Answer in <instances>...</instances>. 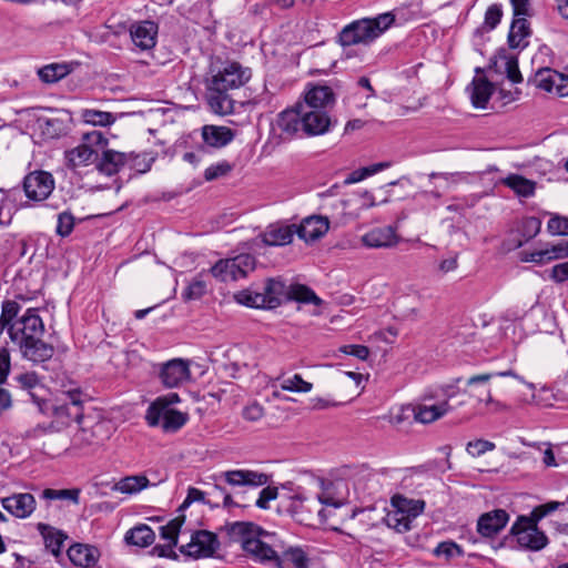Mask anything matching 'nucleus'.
Returning <instances> with one entry per match:
<instances>
[{"instance_id":"f257e3e1","label":"nucleus","mask_w":568,"mask_h":568,"mask_svg":"<svg viewBox=\"0 0 568 568\" xmlns=\"http://www.w3.org/2000/svg\"><path fill=\"white\" fill-rule=\"evenodd\" d=\"M252 77L250 68L236 61L213 62L205 78V100L210 110L219 115L234 111V100L230 90L243 87Z\"/></svg>"},{"instance_id":"f03ea898","label":"nucleus","mask_w":568,"mask_h":568,"mask_svg":"<svg viewBox=\"0 0 568 568\" xmlns=\"http://www.w3.org/2000/svg\"><path fill=\"white\" fill-rule=\"evenodd\" d=\"M224 531L229 542L240 544L242 549L260 562H265L274 554L276 535L264 530L252 521H234L225 524Z\"/></svg>"},{"instance_id":"7ed1b4c3","label":"nucleus","mask_w":568,"mask_h":568,"mask_svg":"<svg viewBox=\"0 0 568 568\" xmlns=\"http://www.w3.org/2000/svg\"><path fill=\"white\" fill-rule=\"evenodd\" d=\"M29 395L40 413L54 418L49 427L55 432H61L72 422L80 424L84 419L80 389L65 392L61 398L40 397L33 392H29Z\"/></svg>"},{"instance_id":"20e7f679","label":"nucleus","mask_w":568,"mask_h":568,"mask_svg":"<svg viewBox=\"0 0 568 568\" xmlns=\"http://www.w3.org/2000/svg\"><path fill=\"white\" fill-rule=\"evenodd\" d=\"M395 21L390 12L378 14L375 18L355 20L345 26L338 33V42L343 47L369 44L384 33Z\"/></svg>"},{"instance_id":"39448f33","label":"nucleus","mask_w":568,"mask_h":568,"mask_svg":"<svg viewBox=\"0 0 568 568\" xmlns=\"http://www.w3.org/2000/svg\"><path fill=\"white\" fill-rule=\"evenodd\" d=\"M286 284L280 277L267 278L261 286L239 292L235 300L253 308H276L286 298Z\"/></svg>"},{"instance_id":"423d86ee","label":"nucleus","mask_w":568,"mask_h":568,"mask_svg":"<svg viewBox=\"0 0 568 568\" xmlns=\"http://www.w3.org/2000/svg\"><path fill=\"white\" fill-rule=\"evenodd\" d=\"M538 520L532 516L530 518L519 516L510 528V541L516 539L518 547L530 551H539L548 545V538L537 527ZM509 541V537L505 538L500 546Z\"/></svg>"},{"instance_id":"0eeeda50","label":"nucleus","mask_w":568,"mask_h":568,"mask_svg":"<svg viewBox=\"0 0 568 568\" xmlns=\"http://www.w3.org/2000/svg\"><path fill=\"white\" fill-rule=\"evenodd\" d=\"M255 268V258L251 254H240L232 258L217 261L210 273L220 282L244 278Z\"/></svg>"},{"instance_id":"6e6552de","label":"nucleus","mask_w":568,"mask_h":568,"mask_svg":"<svg viewBox=\"0 0 568 568\" xmlns=\"http://www.w3.org/2000/svg\"><path fill=\"white\" fill-rule=\"evenodd\" d=\"M109 438L108 424L103 420L83 419L72 436L71 446L79 449H94Z\"/></svg>"},{"instance_id":"1a4fd4ad","label":"nucleus","mask_w":568,"mask_h":568,"mask_svg":"<svg viewBox=\"0 0 568 568\" xmlns=\"http://www.w3.org/2000/svg\"><path fill=\"white\" fill-rule=\"evenodd\" d=\"M44 325L39 315L30 310L18 321H14L8 327V334L13 344L18 347L30 343L34 338L42 337Z\"/></svg>"},{"instance_id":"9d476101","label":"nucleus","mask_w":568,"mask_h":568,"mask_svg":"<svg viewBox=\"0 0 568 568\" xmlns=\"http://www.w3.org/2000/svg\"><path fill=\"white\" fill-rule=\"evenodd\" d=\"M274 544V554L264 564H273L277 568H308V557L301 547H286L277 537Z\"/></svg>"},{"instance_id":"9b49d317","label":"nucleus","mask_w":568,"mask_h":568,"mask_svg":"<svg viewBox=\"0 0 568 568\" xmlns=\"http://www.w3.org/2000/svg\"><path fill=\"white\" fill-rule=\"evenodd\" d=\"M220 547V541L214 532L196 530L192 534L190 542L180 547V552L191 558L213 557Z\"/></svg>"},{"instance_id":"f8f14e48","label":"nucleus","mask_w":568,"mask_h":568,"mask_svg":"<svg viewBox=\"0 0 568 568\" xmlns=\"http://www.w3.org/2000/svg\"><path fill=\"white\" fill-rule=\"evenodd\" d=\"M493 377V373L478 374L469 377L463 393L470 398H475L479 404L493 406V409L497 412L501 410L505 406L500 402L495 400L491 396L488 383Z\"/></svg>"},{"instance_id":"ddd939ff","label":"nucleus","mask_w":568,"mask_h":568,"mask_svg":"<svg viewBox=\"0 0 568 568\" xmlns=\"http://www.w3.org/2000/svg\"><path fill=\"white\" fill-rule=\"evenodd\" d=\"M26 196L32 201H44L54 190V179L45 171H33L23 180Z\"/></svg>"},{"instance_id":"4468645a","label":"nucleus","mask_w":568,"mask_h":568,"mask_svg":"<svg viewBox=\"0 0 568 568\" xmlns=\"http://www.w3.org/2000/svg\"><path fill=\"white\" fill-rule=\"evenodd\" d=\"M318 504L324 505H333L334 507H338V503H331L328 499H323L321 496L316 498H307L303 495H295L292 497V501L290 505L291 516L298 523L310 525L313 510H316L318 516H324L323 508L317 509Z\"/></svg>"},{"instance_id":"2eb2a0df","label":"nucleus","mask_w":568,"mask_h":568,"mask_svg":"<svg viewBox=\"0 0 568 568\" xmlns=\"http://www.w3.org/2000/svg\"><path fill=\"white\" fill-rule=\"evenodd\" d=\"M302 131L310 136L322 135L329 131L332 120L326 110H312L310 105H300Z\"/></svg>"},{"instance_id":"dca6fc26","label":"nucleus","mask_w":568,"mask_h":568,"mask_svg":"<svg viewBox=\"0 0 568 568\" xmlns=\"http://www.w3.org/2000/svg\"><path fill=\"white\" fill-rule=\"evenodd\" d=\"M190 378L189 362L182 358L171 359L161 366L160 379L168 388L180 386Z\"/></svg>"},{"instance_id":"f3484780","label":"nucleus","mask_w":568,"mask_h":568,"mask_svg":"<svg viewBox=\"0 0 568 568\" xmlns=\"http://www.w3.org/2000/svg\"><path fill=\"white\" fill-rule=\"evenodd\" d=\"M274 131H278L282 140H291L298 131H302L301 106L296 104L292 109L282 111L274 124Z\"/></svg>"},{"instance_id":"a211bd4d","label":"nucleus","mask_w":568,"mask_h":568,"mask_svg":"<svg viewBox=\"0 0 568 568\" xmlns=\"http://www.w3.org/2000/svg\"><path fill=\"white\" fill-rule=\"evenodd\" d=\"M129 31L132 42L141 51H146L154 48L159 31V27L154 21L144 20L134 22L131 24Z\"/></svg>"},{"instance_id":"6ab92c4d","label":"nucleus","mask_w":568,"mask_h":568,"mask_svg":"<svg viewBox=\"0 0 568 568\" xmlns=\"http://www.w3.org/2000/svg\"><path fill=\"white\" fill-rule=\"evenodd\" d=\"M509 515L504 509H495L483 514L477 521V531L484 537H493L505 528Z\"/></svg>"},{"instance_id":"aec40b11","label":"nucleus","mask_w":568,"mask_h":568,"mask_svg":"<svg viewBox=\"0 0 568 568\" xmlns=\"http://www.w3.org/2000/svg\"><path fill=\"white\" fill-rule=\"evenodd\" d=\"M231 486L260 487L268 483V475L250 469L227 470L222 474Z\"/></svg>"},{"instance_id":"412c9836","label":"nucleus","mask_w":568,"mask_h":568,"mask_svg":"<svg viewBox=\"0 0 568 568\" xmlns=\"http://www.w3.org/2000/svg\"><path fill=\"white\" fill-rule=\"evenodd\" d=\"M2 508L17 518H27L36 509V499L29 493L13 494L2 498Z\"/></svg>"},{"instance_id":"4be33fe9","label":"nucleus","mask_w":568,"mask_h":568,"mask_svg":"<svg viewBox=\"0 0 568 568\" xmlns=\"http://www.w3.org/2000/svg\"><path fill=\"white\" fill-rule=\"evenodd\" d=\"M335 103V94L327 85H315L311 88L304 97V102L298 105H310L312 110H326Z\"/></svg>"},{"instance_id":"5701e85b","label":"nucleus","mask_w":568,"mask_h":568,"mask_svg":"<svg viewBox=\"0 0 568 568\" xmlns=\"http://www.w3.org/2000/svg\"><path fill=\"white\" fill-rule=\"evenodd\" d=\"M362 242L372 248L392 247L398 243V235L392 226L375 227L363 235Z\"/></svg>"},{"instance_id":"b1692460","label":"nucleus","mask_w":568,"mask_h":568,"mask_svg":"<svg viewBox=\"0 0 568 568\" xmlns=\"http://www.w3.org/2000/svg\"><path fill=\"white\" fill-rule=\"evenodd\" d=\"M19 349L24 358L36 364L49 361L54 354V347L45 343L42 337L30 341V343L22 345Z\"/></svg>"},{"instance_id":"393cba45","label":"nucleus","mask_w":568,"mask_h":568,"mask_svg":"<svg viewBox=\"0 0 568 568\" xmlns=\"http://www.w3.org/2000/svg\"><path fill=\"white\" fill-rule=\"evenodd\" d=\"M65 161L69 169L75 170L80 166H87L98 161V151L89 144L82 143L71 150L65 151Z\"/></svg>"},{"instance_id":"a878e982","label":"nucleus","mask_w":568,"mask_h":568,"mask_svg":"<svg viewBox=\"0 0 568 568\" xmlns=\"http://www.w3.org/2000/svg\"><path fill=\"white\" fill-rule=\"evenodd\" d=\"M67 554L74 566L82 568L93 567L99 558V550L95 547L83 544L72 545Z\"/></svg>"},{"instance_id":"bb28decb","label":"nucleus","mask_w":568,"mask_h":568,"mask_svg":"<svg viewBox=\"0 0 568 568\" xmlns=\"http://www.w3.org/2000/svg\"><path fill=\"white\" fill-rule=\"evenodd\" d=\"M235 134L232 129L227 126L204 125L202 128V139L209 146L221 149L234 139Z\"/></svg>"},{"instance_id":"cd10ccee","label":"nucleus","mask_w":568,"mask_h":568,"mask_svg":"<svg viewBox=\"0 0 568 568\" xmlns=\"http://www.w3.org/2000/svg\"><path fill=\"white\" fill-rule=\"evenodd\" d=\"M450 405L447 400H443L439 404L434 405H417L412 407L410 412L414 415V419L422 424L433 423L450 410Z\"/></svg>"},{"instance_id":"c85d7f7f","label":"nucleus","mask_w":568,"mask_h":568,"mask_svg":"<svg viewBox=\"0 0 568 568\" xmlns=\"http://www.w3.org/2000/svg\"><path fill=\"white\" fill-rule=\"evenodd\" d=\"M468 90L473 105L485 109L493 94L494 85L485 77H475Z\"/></svg>"},{"instance_id":"c756f323","label":"nucleus","mask_w":568,"mask_h":568,"mask_svg":"<svg viewBox=\"0 0 568 568\" xmlns=\"http://www.w3.org/2000/svg\"><path fill=\"white\" fill-rule=\"evenodd\" d=\"M180 402V396L176 393H169L166 395L158 397L149 406L145 419L152 427L159 426L161 416L165 409H171L170 406Z\"/></svg>"},{"instance_id":"7c9ffc66","label":"nucleus","mask_w":568,"mask_h":568,"mask_svg":"<svg viewBox=\"0 0 568 568\" xmlns=\"http://www.w3.org/2000/svg\"><path fill=\"white\" fill-rule=\"evenodd\" d=\"M37 529L43 537L45 548L57 558L60 557L63 544L68 536L62 530L42 523L37 525Z\"/></svg>"},{"instance_id":"2f4dec72","label":"nucleus","mask_w":568,"mask_h":568,"mask_svg":"<svg viewBox=\"0 0 568 568\" xmlns=\"http://www.w3.org/2000/svg\"><path fill=\"white\" fill-rule=\"evenodd\" d=\"M126 163V155L114 150H104L101 156H98L97 169L99 172L111 176L118 173Z\"/></svg>"},{"instance_id":"473e14b6","label":"nucleus","mask_w":568,"mask_h":568,"mask_svg":"<svg viewBox=\"0 0 568 568\" xmlns=\"http://www.w3.org/2000/svg\"><path fill=\"white\" fill-rule=\"evenodd\" d=\"M328 220L321 216L308 217L296 229L297 235L305 241H315L328 231Z\"/></svg>"},{"instance_id":"72a5a7b5","label":"nucleus","mask_w":568,"mask_h":568,"mask_svg":"<svg viewBox=\"0 0 568 568\" xmlns=\"http://www.w3.org/2000/svg\"><path fill=\"white\" fill-rule=\"evenodd\" d=\"M531 34L525 17L514 18L508 33V44L511 49H524L528 45L527 38Z\"/></svg>"},{"instance_id":"f704fd0d","label":"nucleus","mask_w":568,"mask_h":568,"mask_svg":"<svg viewBox=\"0 0 568 568\" xmlns=\"http://www.w3.org/2000/svg\"><path fill=\"white\" fill-rule=\"evenodd\" d=\"M392 507L403 514L412 523L417 518L425 508V501L422 499H408L402 495H395L390 499Z\"/></svg>"},{"instance_id":"c9c22d12","label":"nucleus","mask_w":568,"mask_h":568,"mask_svg":"<svg viewBox=\"0 0 568 568\" xmlns=\"http://www.w3.org/2000/svg\"><path fill=\"white\" fill-rule=\"evenodd\" d=\"M294 225H271L263 234V242L270 246H283L293 241Z\"/></svg>"},{"instance_id":"e433bc0d","label":"nucleus","mask_w":568,"mask_h":568,"mask_svg":"<svg viewBox=\"0 0 568 568\" xmlns=\"http://www.w3.org/2000/svg\"><path fill=\"white\" fill-rule=\"evenodd\" d=\"M75 65L74 62L50 63L40 68L38 75L43 83L52 84L70 74Z\"/></svg>"},{"instance_id":"4c0bfd02","label":"nucleus","mask_w":568,"mask_h":568,"mask_svg":"<svg viewBox=\"0 0 568 568\" xmlns=\"http://www.w3.org/2000/svg\"><path fill=\"white\" fill-rule=\"evenodd\" d=\"M500 183L513 190L519 197H531L536 192V182L520 174L511 173L501 179Z\"/></svg>"},{"instance_id":"58836bf2","label":"nucleus","mask_w":568,"mask_h":568,"mask_svg":"<svg viewBox=\"0 0 568 568\" xmlns=\"http://www.w3.org/2000/svg\"><path fill=\"white\" fill-rule=\"evenodd\" d=\"M286 300L296 301L305 304L322 305L323 301L315 294V292L303 284H292L286 286Z\"/></svg>"},{"instance_id":"ea45409f","label":"nucleus","mask_w":568,"mask_h":568,"mask_svg":"<svg viewBox=\"0 0 568 568\" xmlns=\"http://www.w3.org/2000/svg\"><path fill=\"white\" fill-rule=\"evenodd\" d=\"M124 539L130 545L148 547L153 544L155 534L148 525L141 524L128 530Z\"/></svg>"},{"instance_id":"a19ab883","label":"nucleus","mask_w":568,"mask_h":568,"mask_svg":"<svg viewBox=\"0 0 568 568\" xmlns=\"http://www.w3.org/2000/svg\"><path fill=\"white\" fill-rule=\"evenodd\" d=\"M150 481L145 475H133L126 476L120 479L114 486L113 490L123 493V494H136L142 489L149 487Z\"/></svg>"},{"instance_id":"79ce46f5","label":"nucleus","mask_w":568,"mask_h":568,"mask_svg":"<svg viewBox=\"0 0 568 568\" xmlns=\"http://www.w3.org/2000/svg\"><path fill=\"white\" fill-rule=\"evenodd\" d=\"M37 126L47 139H57L65 133L64 122L57 118L40 116Z\"/></svg>"},{"instance_id":"37998d69","label":"nucleus","mask_w":568,"mask_h":568,"mask_svg":"<svg viewBox=\"0 0 568 568\" xmlns=\"http://www.w3.org/2000/svg\"><path fill=\"white\" fill-rule=\"evenodd\" d=\"M161 419L162 429L166 433H174L186 424L189 416L176 409H165Z\"/></svg>"},{"instance_id":"c03bdc74","label":"nucleus","mask_w":568,"mask_h":568,"mask_svg":"<svg viewBox=\"0 0 568 568\" xmlns=\"http://www.w3.org/2000/svg\"><path fill=\"white\" fill-rule=\"evenodd\" d=\"M554 75H558V71L550 68H544L536 72L531 81L537 88L556 94L558 82Z\"/></svg>"},{"instance_id":"a18cd8bd","label":"nucleus","mask_w":568,"mask_h":568,"mask_svg":"<svg viewBox=\"0 0 568 568\" xmlns=\"http://www.w3.org/2000/svg\"><path fill=\"white\" fill-rule=\"evenodd\" d=\"M503 17L501 6L494 3L489 6L485 12V19L480 27L475 30V36H483L494 30L500 22Z\"/></svg>"},{"instance_id":"49530a36","label":"nucleus","mask_w":568,"mask_h":568,"mask_svg":"<svg viewBox=\"0 0 568 568\" xmlns=\"http://www.w3.org/2000/svg\"><path fill=\"white\" fill-rule=\"evenodd\" d=\"M540 229L541 221L538 217L528 216L523 219L519 226V232L523 239L518 240L514 246H523L525 242H528L529 240L534 239L540 232Z\"/></svg>"},{"instance_id":"de8ad7c7","label":"nucleus","mask_w":568,"mask_h":568,"mask_svg":"<svg viewBox=\"0 0 568 568\" xmlns=\"http://www.w3.org/2000/svg\"><path fill=\"white\" fill-rule=\"evenodd\" d=\"M280 387L282 390H288L293 393H308L313 388V384L303 379L300 374L286 378H278Z\"/></svg>"},{"instance_id":"09e8293b","label":"nucleus","mask_w":568,"mask_h":568,"mask_svg":"<svg viewBox=\"0 0 568 568\" xmlns=\"http://www.w3.org/2000/svg\"><path fill=\"white\" fill-rule=\"evenodd\" d=\"M382 521L397 532H406L412 529V521L403 514L399 515L394 508L382 517Z\"/></svg>"},{"instance_id":"8fccbe9b","label":"nucleus","mask_w":568,"mask_h":568,"mask_svg":"<svg viewBox=\"0 0 568 568\" xmlns=\"http://www.w3.org/2000/svg\"><path fill=\"white\" fill-rule=\"evenodd\" d=\"M80 493L79 488L72 489H52L47 488L42 491L41 497L45 500H71L73 504L78 505L80 501Z\"/></svg>"},{"instance_id":"3c124183","label":"nucleus","mask_w":568,"mask_h":568,"mask_svg":"<svg viewBox=\"0 0 568 568\" xmlns=\"http://www.w3.org/2000/svg\"><path fill=\"white\" fill-rule=\"evenodd\" d=\"M184 523V516H178L174 519L170 520L166 525L161 526L160 528V536L162 539L166 540V542H170L171 546H176L178 544V536L180 532V529Z\"/></svg>"},{"instance_id":"603ef678","label":"nucleus","mask_w":568,"mask_h":568,"mask_svg":"<svg viewBox=\"0 0 568 568\" xmlns=\"http://www.w3.org/2000/svg\"><path fill=\"white\" fill-rule=\"evenodd\" d=\"M388 163L381 162L375 163L368 166L361 168L358 170L353 171L346 179L345 184H353L363 181L367 176H371L386 168H388Z\"/></svg>"},{"instance_id":"864d4df0","label":"nucleus","mask_w":568,"mask_h":568,"mask_svg":"<svg viewBox=\"0 0 568 568\" xmlns=\"http://www.w3.org/2000/svg\"><path fill=\"white\" fill-rule=\"evenodd\" d=\"M75 225V217L70 211H63L58 214L55 233L60 237H68Z\"/></svg>"},{"instance_id":"5fc2aeb1","label":"nucleus","mask_w":568,"mask_h":568,"mask_svg":"<svg viewBox=\"0 0 568 568\" xmlns=\"http://www.w3.org/2000/svg\"><path fill=\"white\" fill-rule=\"evenodd\" d=\"M433 552L435 556H437V557L443 556L446 559L464 556L463 548L453 540L439 542Z\"/></svg>"},{"instance_id":"6e6d98bb","label":"nucleus","mask_w":568,"mask_h":568,"mask_svg":"<svg viewBox=\"0 0 568 568\" xmlns=\"http://www.w3.org/2000/svg\"><path fill=\"white\" fill-rule=\"evenodd\" d=\"M83 118L87 123H91L93 125L106 126L114 122L112 113L98 110H85L83 112Z\"/></svg>"},{"instance_id":"4d7b16f0","label":"nucleus","mask_w":568,"mask_h":568,"mask_svg":"<svg viewBox=\"0 0 568 568\" xmlns=\"http://www.w3.org/2000/svg\"><path fill=\"white\" fill-rule=\"evenodd\" d=\"M206 293V283L202 280V273L196 276L183 292V298L186 301L197 300Z\"/></svg>"},{"instance_id":"13d9d810","label":"nucleus","mask_w":568,"mask_h":568,"mask_svg":"<svg viewBox=\"0 0 568 568\" xmlns=\"http://www.w3.org/2000/svg\"><path fill=\"white\" fill-rule=\"evenodd\" d=\"M232 170L233 164L224 160L209 166L204 172V179L206 181H214L219 178L226 176Z\"/></svg>"},{"instance_id":"bf43d9fd","label":"nucleus","mask_w":568,"mask_h":568,"mask_svg":"<svg viewBox=\"0 0 568 568\" xmlns=\"http://www.w3.org/2000/svg\"><path fill=\"white\" fill-rule=\"evenodd\" d=\"M547 231L551 235H568V217L554 215L547 223Z\"/></svg>"},{"instance_id":"052dcab7","label":"nucleus","mask_w":568,"mask_h":568,"mask_svg":"<svg viewBox=\"0 0 568 568\" xmlns=\"http://www.w3.org/2000/svg\"><path fill=\"white\" fill-rule=\"evenodd\" d=\"M521 261L523 262H531V263L542 265V264L549 263L554 260H552V256L550 253V247H546V248L537 250V251L529 252V253L524 252Z\"/></svg>"},{"instance_id":"680f3d73","label":"nucleus","mask_w":568,"mask_h":568,"mask_svg":"<svg viewBox=\"0 0 568 568\" xmlns=\"http://www.w3.org/2000/svg\"><path fill=\"white\" fill-rule=\"evenodd\" d=\"M495 447L496 445L493 442L485 439H476L467 444L466 450L473 457H478L485 454L486 452L494 450Z\"/></svg>"},{"instance_id":"e2e57ef3","label":"nucleus","mask_w":568,"mask_h":568,"mask_svg":"<svg viewBox=\"0 0 568 568\" xmlns=\"http://www.w3.org/2000/svg\"><path fill=\"white\" fill-rule=\"evenodd\" d=\"M6 255H9L13 258H19L24 256L26 254V242L23 239H16L12 236V240H6Z\"/></svg>"},{"instance_id":"0e129e2a","label":"nucleus","mask_w":568,"mask_h":568,"mask_svg":"<svg viewBox=\"0 0 568 568\" xmlns=\"http://www.w3.org/2000/svg\"><path fill=\"white\" fill-rule=\"evenodd\" d=\"M19 308V304L13 301L2 304V332L8 331L9 325L13 323L12 320L17 316Z\"/></svg>"},{"instance_id":"69168bd1","label":"nucleus","mask_w":568,"mask_h":568,"mask_svg":"<svg viewBox=\"0 0 568 568\" xmlns=\"http://www.w3.org/2000/svg\"><path fill=\"white\" fill-rule=\"evenodd\" d=\"M277 495H278V491H277L276 487L266 486L258 494V498L255 501L256 507H258L261 509H267L270 507L268 503L271 500L276 499Z\"/></svg>"},{"instance_id":"338daca9","label":"nucleus","mask_w":568,"mask_h":568,"mask_svg":"<svg viewBox=\"0 0 568 568\" xmlns=\"http://www.w3.org/2000/svg\"><path fill=\"white\" fill-rule=\"evenodd\" d=\"M506 72H507V78L513 83H519L523 81V77H521V73H520L519 67H518V60L515 57L507 58Z\"/></svg>"},{"instance_id":"774afa93","label":"nucleus","mask_w":568,"mask_h":568,"mask_svg":"<svg viewBox=\"0 0 568 568\" xmlns=\"http://www.w3.org/2000/svg\"><path fill=\"white\" fill-rule=\"evenodd\" d=\"M549 277L556 283L568 281V261L554 265Z\"/></svg>"}]
</instances>
